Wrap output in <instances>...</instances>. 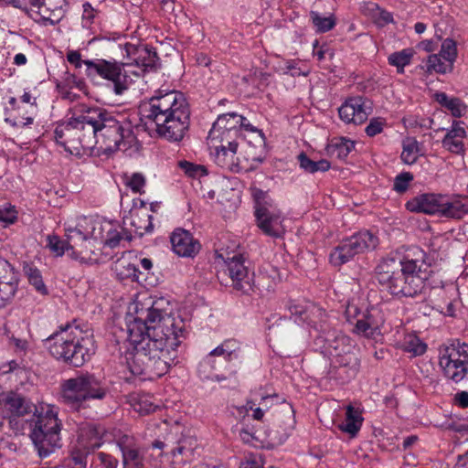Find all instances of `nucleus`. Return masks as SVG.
Instances as JSON below:
<instances>
[{"instance_id": "obj_1", "label": "nucleus", "mask_w": 468, "mask_h": 468, "mask_svg": "<svg viewBox=\"0 0 468 468\" xmlns=\"http://www.w3.org/2000/svg\"><path fill=\"white\" fill-rule=\"evenodd\" d=\"M128 341L134 352L126 357L134 376L159 378L176 358V347L185 338V323L170 314L165 298L134 302L128 307Z\"/></svg>"}, {"instance_id": "obj_2", "label": "nucleus", "mask_w": 468, "mask_h": 468, "mask_svg": "<svg viewBox=\"0 0 468 468\" xmlns=\"http://www.w3.org/2000/svg\"><path fill=\"white\" fill-rule=\"evenodd\" d=\"M140 113L148 128L170 142L181 141L189 126L188 103L185 95L177 90L156 91L141 106Z\"/></svg>"}, {"instance_id": "obj_3", "label": "nucleus", "mask_w": 468, "mask_h": 468, "mask_svg": "<svg viewBox=\"0 0 468 468\" xmlns=\"http://www.w3.org/2000/svg\"><path fill=\"white\" fill-rule=\"evenodd\" d=\"M424 251L412 248L404 258L387 257L376 267L378 283L397 297H414L423 288V280L418 274L424 262Z\"/></svg>"}, {"instance_id": "obj_4", "label": "nucleus", "mask_w": 468, "mask_h": 468, "mask_svg": "<svg viewBox=\"0 0 468 468\" xmlns=\"http://www.w3.org/2000/svg\"><path fill=\"white\" fill-rule=\"evenodd\" d=\"M122 57L119 61V94L128 90L134 79L148 69L156 67L158 57L155 51L147 46L128 41L119 43Z\"/></svg>"}, {"instance_id": "obj_5", "label": "nucleus", "mask_w": 468, "mask_h": 468, "mask_svg": "<svg viewBox=\"0 0 468 468\" xmlns=\"http://www.w3.org/2000/svg\"><path fill=\"white\" fill-rule=\"evenodd\" d=\"M108 388L94 374L81 373L62 384L63 402L72 410L80 412L89 408L90 399H103Z\"/></svg>"}, {"instance_id": "obj_6", "label": "nucleus", "mask_w": 468, "mask_h": 468, "mask_svg": "<svg viewBox=\"0 0 468 468\" xmlns=\"http://www.w3.org/2000/svg\"><path fill=\"white\" fill-rule=\"evenodd\" d=\"M69 328L68 324L66 327H61L59 332L57 331L50 335L44 340L45 345L56 359H62L72 367H81L90 359V348L85 345L90 340L84 337L80 339L76 335L71 337L73 332L68 334Z\"/></svg>"}, {"instance_id": "obj_7", "label": "nucleus", "mask_w": 468, "mask_h": 468, "mask_svg": "<svg viewBox=\"0 0 468 468\" xmlns=\"http://www.w3.org/2000/svg\"><path fill=\"white\" fill-rule=\"evenodd\" d=\"M61 425L54 407H48L44 414H39L34 420L30 438L39 458L49 457L61 447Z\"/></svg>"}, {"instance_id": "obj_8", "label": "nucleus", "mask_w": 468, "mask_h": 468, "mask_svg": "<svg viewBox=\"0 0 468 468\" xmlns=\"http://www.w3.org/2000/svg\"><path fill=\"white\" fill-rule=\"evenodd\" d=\"M54 137L58 144L70 153L71 148H90L94 140V130L90 125V114L81 113L77 117L72 116L68 122L58 123L54 131Z\"/></svg>"}, {"instance_id": "obj_9", "label": "nucleus", "mask_w": 468, "mask_h": 468, "mask_svg": "<svg viewBox=\"0 0 468 468\" xmlns=\"http://www.w3.org/2000/svg\"><path fill=\"white\" fill-rule=\"evenodd\" d=\"M90 114V125L94 130V139L101 140L98 148L99 155L110 156L117 150V119L106 110L88 108L84 105L78 110Z\"/></svg>"}, {"instance_id": "obj_10", "label": "nucleus", "mask_w": 468, "mask_h": 468, "mask_svg": "<svg viewBox=\"0 0 468 468\" xmlns=\"http://www.w3.org/2000/svg\"><path fill=\"white\" fill-rule=\"evenodd\" d=\"M251 195L255 200V217L257 226L267 236L281 238L285 233L284 217L273 203L267 192L252 188Z\"/></svg>"}, {"instance_id": "obj_11", "label": "nucleus", "mask_w": 468, "mask_h": 468, "mask_svg": "<svg viewBox=\"0 0 468 468\" xmlns=\"http://www.w3.org/2000/svg\"><path fill=\"white\" fill-rule=\"evenodd\" d=\"M439 366L447 378L462 381L468 373V345L452 342L441 346Z\"/></svg>"}, {"instance_id": "obj_12", "label": "nucleus", "mask_w": 468, "mask_h": 468, "mask_svg": "<svg viewBox=\"0 0 468 468\" xmlns=\"http://www.w3.org/2000/svg\"><path fill=\"white\" fill-rule=\"evenodd\" d=\"M378 245V238L368 230L359 231L344 239L331 251L330 261L335 266H341L358 254L375 250Z\"/></svg>"}, {"instance_id": "obj_13", "label": "nucleus", "mask_w": 468, "mask_h": 468, "mask_svg": "<svg viewBox=\"0 0 468 468\" xmlns=\"http://www.w3.org/2000/svg\"><path fill=\"white\" fill-rule=\"evenodd\" d=\"M324 341V347L330 356L336 358L340 367H347L355 374L358 369V360L353 352L355 345L349 336L332 332L322 336Z\"/></svg>"}, {"instance_id": "obj_14", "label": "nucleus", "mask_w": 468, "mask_h": 468, "mask_svg": "<svg viewBox=\"0 0 468 468\" xmlns=\"http://www.w3.org/2000/svg\"><path fill=\"white\" fill-rule=\"evenodd\" d=\"M240 123L242 115L235 112L221 114L213 123L207 140H219V143L236 141L240 136Z\"/></svg>"}, {"instance_id": "obj_15", "label": "nucleus", "mask_w": 468, "mask_h": 468, "mask_svg": "<svg viewBox=\"0 0 468 468\" xmlns=\"http://www.w3.org/2000/svg\"><path fill=\"white\" fill-rule=\"evenodd\" d=\"M121 118L122 120H119V151H122L126 156H135L141 150V144L134 132L135 129L137 130L136 114L123 113Z\"/></svg>"}, {"instance_id": "obj_16", "label": "nucleus", "mask_w": 468, "mask_h": 468, "mask_svg": "<svg viewBox=\"0 0 468 468\" xmlns=\"http://www.w3.org/2000/svg\"><path fill=\"white\" fill-rule=\"evenodd\" d=\"M151 216L141 213L140 210H130L128 215L122 218V231H119L120 240H131L134 237H142L152 229Z\"/></svg>"}, {"instance_id": "obj_17", "label": "nucleus", "mask_w": 468, "mask_h": 468, "mask_svg": "<svg viewBox=\"0 0 468 468\" xmlns=\"http://www.w3.org/2000/svg\"><path fill=\"white\" fill-rule=\"evenodd\" d=\"M227 271L232 280L233 287L244 293L252 291V275L244 264V257L241 254H234L225 261Z\"/></svg>"}, {"instance_id": "obj_18", "label": "nucleus", "mask_w": 468, "mask_h": 468, "mask_svg": "<svg viewBox=\"0 0 468 468\" xmlns=\"http://www.w3.org/2000/svg\"><path fill=\"white\" fill-rule=\"evenodd\" d=\"M210 148V154L214 162L220 167L228 170H234L239 163L237 155L238 143L229 141L219 143V140H207Z\"/></svg>"}, {"instance_id": "obj_19", "label": "nucleus", "mask_w": 468, "mask_h": 468, "mask_svg": "<svg viewBox=\"0 0 468 468\" xmlns=\"http://www.w3.org/2000/svg\"><path fill=\"white\" fill-rule=\"evenodd\" d=\"M368 101L363 97H353L346 101L338 110L339 117L346 123L361 124L370 113Z\"/></svg>"}, {"instance_id": "obj_20", "label": "nucleus", "mask_w": 468, "mask_h": 468, "mask_svg": "<svg viewBox=\"0 0 468 468\" xmlns=\"http://www.w3.org/2000/svg\"><path fill=\"white\" fill-rule=\"evenodd\" d=\"M443 201L442 194L422 193L410 199L405 206L410 212L440 216Z\"/></svg>"}, {"instance_id": "obj_21", "label": "nucleus", "mask_w": 468, "mask_h": 468, "mask_svg": "<svg viewBox=\"0 0 468 468\" xmlns=\"http://www.w3.org/2000/svg\"><path fill=\"white\" fill-rule=\"evenodd\" d=\"M170 241L173 251L180 257L193 258L201 248L199 241L184 229H175L170 236Z\"/></svg>"}, {"instance_id": "obj_22", "label": "nucleus", "mask_w": 468, "mask_h": 468, "mask_svg": "<svg viewBox=\"0 0 468 468\" xmlns=\"http://www.w3.org/2000/svg\"><path fill=\"white\" fill-rule=\"evenodd\" d=\"M0 402L3 403L5 409L7 410L10 424L15 420H12V418L23 417L32 412L34 413L37 410L34 404L16 392L11 391L6 394H1Z\"/></svg>"}, {"instance_id": "obj_23", "label": "nucleus", "mask_w": 468, "mask_h": 468, "mask_svg": "<svg viewBox=\"0 0 468 468\" xmlns=\"http://www.w3.org/2000/svg\"><path fill=\"white\" fill-rule=\"evenodd\" d=\"M119 449L122 455V468H143V456L133 436L119 432Z\"/></svg>"}, {"instance_id": "obj_24", "label": "nucleus", "mask_w": 468, "mask_h": 468, "mask_svg": "<svg viewBox=\"0 0 468 468\" xmlns=\"http://www.w3.org/2000/svg\"><path fill=\"white\" fill-rule=\"evenodd\" d=\"M86 65L85 72L88 77L94 78L100 76L104 80H110L113 85V91L117 94V63L110 62L105 59H96L84 61Z\"/></svg>"}, {"instance_id": "obj_25", "label": "nucleus", "mask_w": 468, "mask_h": 468, "mask_svg": "<svg viewBox=\"0 0 468 468\" xmlns=\"http://www.w3.org/2000/svg\"><path fill=\"white\" fill-rule=\"evenodd\" d=\"M0 270L5 272L9 271L10 280L8 282H3L0 280V308L4 307L7 303H9L15 296L17 286H18V278L17 273L15 271L14 267L5 260H0Z\"/></svg>"}, {"instance_id": "obj_26", "label": "nucleus", "mask_w": 468, "mask_h": 468, "mask_svg": "<svg viewBox=\"0 0 468 468\" xmlns=\"http://www.w3.org/2000/svg\"><path fill=\"white\" fill-rule=\"evenodd\" d=\"M468 214V197H449L444 195L440 216L452 218H462Z\"/></svg>"}, {"instance_id": "obj_27", "label": "nucleus", "mask_w": 468, "mask_h": 468, "mask_svg": "<svg viewBox=\"0 0 468 468\" xmlns=\"http://www.w3.org/2000/svg\"><path fill=\"white\" fill-rule=\"evenodd\" d=\"M465 137L466 132L464 128L460 123H455L446 133L442 140V146L452 154H463L464 152Z\"/></svg>"}, {"instance_id": "obj_28", "label": "nucleus", "mask_w": 468, "mask_h": 468, "mask_svg": "<svg viewBox=\"0 0 468 468\" xmlns=\"http://www.w3.org/2000/svg\"><path fill=\"white\" fill-rule=\"evenodd\" d=\"M362 410L348 405L346 410L345 420L339 424V430L355 437L360 431L363 424Z\"/></svg>"}, {"instance_id": "obj_29", "label": "nucleus", "mask_w": 468, "mask_h": 468, "mask_svg": "<svg viewBox=\"0 0 468 468\" xmlns=\"http://www.w3.org/2000/svg\"><path fill=\"white\" fill-rule=\"evenodd\" d=\"M101 431L95 424L86 423L80 428L78 442L80 446H85L94 450L101 446Z\"/></svg>"}, {"instance_id": "obj_30", "label": "nucleus", "mask_w": 468, "mask_h": 468, "mask_svg": "<svg viewBox=\"0 0 468 468\" xmlns=\"http://www.w3.org/2000/svg\"><path fill=\"white\" fill-rule=\"evenodd\" d=\"M376 313L377 310H371L363 314L356 323L355 332L367 337L374 335L379 327V322L375 317Z\"/></svg>"}, {"instance_id": "obj_31", "label": "nucleus", "mask_w": 468, "mask_h": 468, "mask_svg": "<svg viewBox=\"0 0 468 468\" xmlns=\"http://www.w3.org/2000/svg\"><path fill=\"white\" fill-rule=\"evenodd\" d=\"M275 399H277V396L271 395L261 396L260 399L257 398L251 399L247 401L245 410L247 412L252 410L253 419L261 420L263 418L264 412L271 408Z\"/></svg>"}, {"instance_id": "obj_32", "label": "nucleus", "mask_w": 468, "mask_h": 468, "mask_svg": "<svg viewBox=\"0 0 468 468\" xmlns=\"http://www.w3.org/2000/svg\"><path fill=\"white\" fill-rule=\"evenodd\" d=\"M421 69L427 74H446L452 72L453 67L439 54H431L423 61Z\"/></svg>"}, {"instance_id": "obj_33", "label": "nucleus", "mask_w": 468, "mask_h": 468, "mask_svg": "<svg viewBox=\"0 0 468 468\" xmlns=\"http://www.w3.org/2000/svg\"><path fill=\"white\" fill-rule=\"evenodd\" d=\"M47 240V247L56 257L62 256L65 251H71L69 255L74 260L79 259L78 253L73 250V245L69 244L67 239H61L58 235H48Z\"/></svg>"}, {"instance_id": "obj_34", "label": "nucleus", "mask_w": 468, "mask_h": 468, "mask_svg": "<svg viewBox=\"0 0 468 468\" xmlns=\"http://www.w3.org/2000/svg\"><path fill=\"white\" fill-rule=\"evenodd\" d=\"M64 0H46L44 9L41 10V19L55 25L63 16L62 4Z\"/></svg>"}, {"instance_id": "obj_35", "label": "nucleus", "mask_w": 468, "mask_h": 468, "mask_svg": "<svg viewBox=\"0 0 468 468\" xmlns=\"http://www.w3.org/2000/svg\"><path fill=\"white\" fill-rule=\"evenodd\" d=\"M300 167L307 173L326 172L330 169V162L326 159L313 160L306 154L301 153L298 155Z\"/></svg>"}, {"instance_id": "obj_36", "label": "nucleus", "mask_w": 468, "mask_h": 468, "mask_svg": "<svg viewBox=\"0 0 468 468\" xmlns=\"http://www.w3.org/2000/svg\"><path fill=\"white\" fill-rule=\"evenodd\" d=\"M222 356L223 353L220 350V345L213 349L199 364L198 372L201 377L207 379L220 380L218 375L212 374V369L215 368V357Z\"/></svg>"}, {"instance_id": "obj_37", "label": "nucleus", "mask_w": 468, "mask_h": 468, "mask_svg": "<svg viewBox=\"0 0 468 468\" xmlns=\"http://www.w3.org/2000/svg\"><path fill=\"white\" fill-rule=\"evenodd\" d=\"M415 51L411 48H404L399 51L391 53L388 57V64L397 68L398 73H404V68L410 64Z\"/></svg>"}, {"instance_id": "obj_38", "label": "nucleus", "mask_w": 468, "mask_h": 468, "mask_svg": "<svg viewBox=\"0 0 468 468\" xmlns=\"http://www.w3.org/2000/svg\"><path fill=\"white\" fill-rule=\"evenodd\" d=\"M400 346L402 350L410 354L411 356H421L427 349V345L414 334L406 335Z\"/></svg>"}, {"instance_id": "obj_39", "label": "nucleus", "mask_w": 468, "mask_h": 468, "mask_svg": "<svg viewBox=\"0 0 468 468\" xmlns=\"http://www.w3.org/2000/svg\"><path fill=\"white\" fill-rule=\"evenodd\" d=\"M436 101L443 107H445L453 116L460 117L465 112V106L462 101L454 97H449L444 92L435 94Z\"/></svg>"}, {"instance_id": "obj_40", "label": "nucleus", "mask_w": 468, "mask_h": 468, "mask_svg": "<svg viewBox=\"0 0 468 468\" xmlns=\"http://www.w3.org/2000/svg\"><path fill=\"white\" fill-rule=\"evenodd\" d=\"M90 451L92 450L77 443L70 451V455L67 460V465L72 468H84L87 464V457Z\"/></svg>"}, {"instance_id": "obj_41", "label": "nucleus", "mask_w": 468, "mask_h": 468, "mask_svg": "<svg viewBox=\"0 0 468 468\" xmlns=\"http://www.w3.org/2000/svg\"><path fill=\"white\" fill-rule=\"evenodd\" d=\"M310 19L318 33L330 31L336 25V19L334 15L323 16L316 11L310 12Z\"/></svg>"}, {"instance_id": "obj_42", "label": "nucleus", "mask_w": 468, "mask_h": 468, "mask_svg": "<svg viewBox=\"0 0 468 468\" xmlns=\"http://www.w3.org/2000/svg\"><path fill=\"white\" fill-rule=\"evenodd\" d=\"M403 149L400 158L407 165L414 164L420 155V146L414 138H406L402 144Z\"/></svg>"}, {"instance_id": "obj_43", "label": "nucleus", "mask_w": 468, "mask_h": 468, "mask_svg": "<svg viewBox=\"0 0 468 468\" xmlns=\"http://www.w3.org/2000/svg\"><path fill=\"white\" fill-rule=\"evenodd\" d=\"M100 229L99 238L104 243V249H114L117 247V230L114 228V222L112 220H104Z\"/></svg>"}, {"instance_id": "obj_44", "label": "nucleus", "mask_w": 468, "mask_h": 468, "mask_svg": "<svg viewBox=\"0 0 468 468\" xmlns=\"http://www.w3.org/2000/svg\"><path fill=\"white\" fill-rule=\"evenodd\" d=\"M24 272L27 277L28 282L41 294H48V289L43 282L40 271L30 264L24 266Z\"/></svg>"}, {"instance_id": "obj_45", "label": "nucleus", "mask_w": 468, "mask_h": 468, "mask_svg": "<svg viewBox=\"0 0 468 468\" xmlns=\"http://www.w3.org/2000/svg\"><path fill=\"white\" fill-rule=\"evenodd\" d=\"M365 10L368 11L376 19L378 26L383 27L393 21L392 15L385 10H382L375 3H367L365 5Z\"/></svg>"}, {"instance_id": "obj_46", "label": "nucleus", "mask_w": 468, "mask_h": 468, "mask_svg": "<svg viewBox=\"0 0 468 468\" xmlns=\"http://www.w3.org/2000/svg\"><path fill=\"white\" fill-rule=\"evenodd\" d=\"M438 54L453 67L458 54L456 42L452 38L444 39Z\"/></svg>"}, {"instance_id": "obj_47", "label": "nucleus", "mask_w": 468, "mask_h": 468, "mask_svg": "<svg viewBox=\"0 0 468 468\" xmlns=\"http://www.w3.org/2000/svg\"><path fill=\"white\" fill-rule=\"evenodd\" d=\"M331 148L333 149V154L338 158L345 159L355 148V143L352 140L342 137L336 139L335 142L331 144Z\"/></svg>"}, {"instance_id": "obj_48", "label": "nucleus", "mask_w": 468, "mask_h": 468, "mask_svg": "<svg viewBox=\"0 0 468 468\" xmlns=\"http://www.w3.org/2000/svg\"><path fill=\"white\" fill-rule=\"evenodd\" d=\"M124 185L134 193H141L145 186V176L142 173L124 174L122 176Z\"/></svg>"}, {"instance_id": "obj_49", "label": "nucleus", "mask_w": 468, "mask_h": 468, "mask_svg": "<svg viewBox=\"0 0 468 468\" xmlns=\"http://www.w3.org/2000/svg\"><path fill=\"white\" fill-rule=\"evenodd\" d=\"M69 244L75 246L81 245L89 238V234L83 233L79 228L69 229L66 233Z\"/></svg>"}, {"instance_id": "obj_50", "label": "nucleus", "mask_w": 468, "mask_h": 468, "mask_svg": "<svg viewBox=\"0 0 468 468\" xmlns=\"http://www.w3.org/2000/svg\"><path fill=\"white\" fill-rule=\"evenodd\" d=\"M239 468H263L262 458L257 453H247L240 462Z\"/></svg>"}, {"instance_id": "obj_51", "label": "nucleus", "mask_w": 468, "mask_h": 468, "mask_svg": "<svg viewBox=\"0 0 468 468\" xmlns=\"http://www.w3.org/2000/svg\"><path fill=\"white\" fill-rule=\"evenodd\" d=\"M412 179L413 176L409 172L398 175L394 180L393 189L398 193L405 192L408 189L409 184Z\"/></svg>"}, {"instance_id": "obj_52", "label": "nucleus", "mask_w": 468, "mask_h": 468, "mask_svg": "<svg viewBox=\"0 0 468 468\" xmlns=\"http://www.w3.org/2000/svg\"><path fill=\"white\" fill-rule=\"evenodd\" d=\"M385 125V119L380 117L372 118L369 123L367 125L365 132L368 136L373 137L380 133L383 131Z\"/></svg>"}, {"instance_id": "obj_53", "label": "nucleus", "mask_w": 468, "mask_h": 468, "mask_svg": "<svg viewBox=\"0 0 468 468\" xmlns=\"http://www.w3.org/2000/svg\"><path fill=\"white\" fill-rule=\"evenodd\" d=\"M279 413H282L285 417V431L293 429L294 425V410L291 404L282 403L280 406Z\"/></svg>"}, {"instance_id": "obj_54", "label": "nucleus", "mask_w": 468, "mask_h": 468, "mask_svg": "<svg viewBox=\"0 0 468 468\" xmlns=\"http://www.w3.org/2000/svg\"><path fill=\"white\" fill-rule=\"evenodd\" d=\"M221 345L227 350V361L239 358L240 346L238 341L235 339H228L225 340Z\"/></svg>"}, {"instance_id": "obj_55", "label": "nucleus", "mask_w": 468, "mask_h": 468, "mask_svg": "<svg viewBox=\"0 0 468 468\" xmlns=\"http://www.w3.org/2000/svg\"><path fill=\"white\" fill-rule=\"evenodd\" d=\"M280 69L284 74H290L292 76L306 75L305 72L297 67V63L294 60H286L282 65L280 66Z\"/></svg>"}, {"instance_id": "obj_56", "label": "nucleus", "mask_w": 468, "mask_h": 468, "mask_svg": "<svg viewBox=\"0 0 468 468\" xmlns=\"http://www.w3.org/2000/svg\"><path fill=\"white\" fill-rule=\"evenodd\" d=\"M28 4L30 5L29 9V15L32 16L30 12L35 13L37 16H39L41 17V10L44 9V5L46 3V0H27Z\"/></svg>"}, {"instance_id": "obj_57", "label": "nucleus", "mask_w": 468, "mask_h": 468, "mask_svg": "<svg viewBox=\"0 0 468 468\" xmlns=\"http://www.w3.org/2000/svg\"><path fill=\"white\" fill-rule=\"evenodd\" d=\"M68 61L73 64L76 68H80L85 60L81 59L80 53L76 50H71L67 54Z\"/></svg>"}, {"instance_id": "obj_58", "label": "nucleus", "mask_w": 468, "mask_h": 468, "mask_svg": "<svg viewBox=\"0 0 468 468\" xmlns=\"http://www.w3.org/2000/svg\"><path fill=\"white\" fill-rule=\"evenodd\" d=\"M181 167L185 169L186 173L190 176H197L199 172H203V168L201 166L194 165L188 162H182L180 164Z\"/></svg>"}, {"instance_id": "obj_59", "label": "nucleus", "mask_w": 468, "mask_h": 468, "mask_svg": "<svg viewBox=\"0 0 468 468\" xmlns=\"http://www.w3.org/2000/svg\"><path fill=\"white\" fill-rule=\"evenodd\" d=\"M97 456L103 468H114L113 456L107 454L105 452H99Z\"/></svg>"}, {"instance_id": "obj_60", "label": "nucleus", "mask_w": 468, "mask_h": 468, "mask_svg": "<svg viewBox=\"0 0 468 468\" xmlns=\"http://www.w3.org/2000/svg\"><path fill=\"white\" fill-rule=\"evenodd\" d=\"M242 131L254 133L259 135L261 139H262V133L259 129H257L255 126H253L250 122L247 121L245 117L242 116V123H240V133Z\"/></svg>"}, {"instance_id": "obj_61", "label": "nucleus", "mask_w": 468, "mask_h": 468, "mask_svg": "<svg viewBox=\"0 0 468 468\" xmlns=\"http://www.w3.org/2000/svg\"><path fill=\"white\" fill-rule=\"evenodd\" d=\"M139 266L144 271H149L153 267V263L150 259L143 258L139 260V265H135L134 263L128 265V267L133 269L134 272L137 271Z\"/></svg>"}, {"instance_id": "obj_62", "label": "nucleus", "mask_w": 468, "mask_h": 468, "mask_svg": "<svg viewBox=\"0 0 468 468\" xmlns=\"http://www.w3.org/2000/svg\"><path fill=\"white\" fill-rule=\"evenodd\" d=\"M110 311L112 313V316L108 318L106 323V328L110 331V333L112 335V336H115V317H116V312L114 310V306L112 305L110 308Z\"/></svg>"}, {"instance_id": "obj_63", "label": "nucleus", "mask_w": 468, "mask_h": 468, "mask_svg": "<svg viewBox=\"0 0 468 468\" xmlns=\"http://www.w3.org/2000/svg\"><path fill=\"white\" fill-rule=\"evenodd\" d=\"M454 400L462 408L468 407V392L461 391L455 394Z\"/></svg>"}, {"instance_id": "obj_64", "label": "nucleus", "mask_w": 468, "mask_h": 468, "mask_svg": "<svg viewBox=\"0 0 468 468\" xmlns=\"http://www.w3.org/2000/svg\"><path fill=\"white\" fill-rule=\"evenodd\" d=\"M442 243H445V240L441 237H434L430 243L431 251L433 253H437V257L440 256L439 250L441 248Z\"/></svg>"}]
</instances>
